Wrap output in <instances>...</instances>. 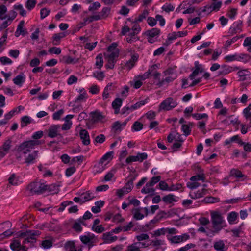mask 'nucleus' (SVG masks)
<instances>
[{
    "mask_svg": "<svg viewBox=\"0 0 251 251\" xmlns=\"http://www.w3.org/2000/svg\"><path fill=\"white\" fill-rule=\"evenodd\" d=\"M211 221L213 233H218L222 229L226 226V224L224 217L218 211L210 212Z\"/></svg>",
    "mask_w": 251,
    "mask_h": 251,
    "instance_id": "nucleus-1",
    "label": "nucleus"
},
{
    "mask_svg": "<svg viewBox=\"0 0 251 251\" xmlns=\"http://www.w3.org/2000/svg\"><path fill=\"white\" fill-rule=\"evenodd\" d=\"M41 232L39 230H29L21 232L19 234V237L24 238L23 244L28 243H33L36 241V237L39 236Z\"/></svg>",
    "mask_w": 251,
    "mask_h": 251,
    "instance_id": "nucleus-2",
    "label": "nucleus"
},
{
    "mask_svg": "<svg viewBox=\"0 0 251 251\" xmlns=\"http://www.w3.org/2000/svg\"><path fill=\"white\" fill-rule=\"evenodd\" d=\"M46 184L41 181H34L27 187L31 195H40L45 192Z\"/></svg>",
    "mask_w": 251,
    "mask_h": 251,
    "instance_id": "nucleus-3",
    "label": "nucleus"
},
{
    "mask_svg": "<svg viewBox=\"0 0 251 251\" xmlns=\"http://www.w3.org/2000/svg\"><path fill=\"white\" fill-rule=\"evenodd\" d=\"M177 105L176 100L172 97H168L165 99L159 105L158 111H169L176 107Z\"/></svg>",
    "mask_w": 251,
    "mask_h": 251,
    "instance_id": "nucleus-4",
    "label": "nucleus"
},
{
    "mask_svg": "<svg viewBox=\"0 0 251 251\" xmlns=\"http://www.w3.org/2000/svg\"><path fill=\"white\" fill-rule=\"evenodd\" d=\"M41 144V142L38 140H29L24 142L20 145L18 150L20 151H23V153L26 154L29 152L31 150L33 149L35 146Z\"/></svg>",
    "mask_w": 251,
    "mask_h": 251,
    "instance_id": "nucleus-5",
    "label": "nucleus"
},
{
    "mask_svg": "<svg viewBox=\"0 0 251 251\" xmlns=\"http://www.w3.org/2000/svg\"><path fill=\"white\" fill-rule=\"evenodd\" d=\"M161 179L160 176L152 177L151 180L146 183V185L141 190V192L144 194L153 193L154 189L152 188L156 183L159 182Z\"/></svg>",
    "mask_w": 251,
    "mask_h": 251,
    "instance_id": "nucleus-6",
    "label": "nucleus"
},
{
    "mask_svg": "<svg viewBox=\"0 0 251 251\" xmlns=\"http://www.w3.org/2000/svg\"><path fill=\"white\" fill-rule=\"evenodd\" d=\"M61 126L60 125H52L50 126L47 130L48 136L53 138L58 137L59 138H62V136L59 133Z\"/></svg>",
    "mask_w": 251,
    "mask_h": 251,
    "instance_id": "nucleus-7",
    "label": "nucleus"
},
{
    "mask_svg": "<svg viewBox=\"0 0 251 251\" xmlns=\"http://www.w3.org/2000/svg\"><path fill=\"white\" fill-rule=\"evenodd\" d=\"M119 51L115 50L110 53V54L107 56V64L105 65V67L107 69H113L114 67V64L117 61V58L119 56Z\"/></svg>",
    "mask_w": 251,
    "mask_h": 251,
    "instance_id": "nucleus-8",
    "label": "nucleus"
},
{
    "mask_svg": "<svg viewBox=\"0 0 251 251\" xmlns=\"http://www.w3.org/2000/svg\"><path fill=\"white\" fill-rule=\"evenodd\" d=\"M135 178H133L129 180L122 189H118L116 192V194L119 197H122L124 194H127L131 191L133 187V180Z\"/></svg>",
    "mask_w": 251,
    "mask_h": 251,
    "instance_id": "nucleus-9",
    "label": "nucleus"
},
{
    "mask_svg": "<svg viewBox=\"0 0 251 251\" xmlns=\"http://www.w3.org/2000/svg\"><path fill=\"white\" fill-rule=\"evenodd\" d=\"M160 33V30L157 28H153L147 30L145 34L148 37V41L150 43H153L156 41Z\"/></svg>",
    "mask_w": 251,
    "mask_h": 251,
    "instance_id": "nucleus-10",
    "label": "nucleus"
},
{
    "mask_svg": "<svg viewBox=\"0 0 251 251\" xmlns=\"http://www.w3.org/2000/svg\"><path fill=\"white\" fill-rule=\"evenodd\" d=\"M12 141L8 138L4 141L2 146L0 147V159L5 156L9 151L11 147Z\"/></svg>",
    "mask_w": 251,
    "mask_h": 251,
    "instance_id": "nucleus-11",
    "label": "nucleus"
},
{
    "mask_svg": "<svg viewBox=\"0 0 251 251\" xmlns=\"http://www.w3.org/2000/svg\"><path fill=\"white\" fill-rule=\"evenodd\" d=\"M190 238V235L188 233H184L181 235H176L168 239L172 244H178L188 240Z\"/></svg>",
    "mask_w": 251,
    "mask_h": 251,
    "instance_id": "nucleus-12",
    "label": "nucleus"
},
{
    "mask_svg": "<svg viewBox=\"0 0 251 251\" xmlns=\"http://www.w3.org/2000/svg\"><path fill=\"white\" fill-rule=\"evenodd\" d=\"M79 136L84 145H88L90 144V139L89 134L86 129H81L79 132Z\"/></svg>",
    "mask_w": 251,
    "mask_h": 251,
    "instance_id": "nucleus-13",
    "label": "nucleus"
},
{
    "mask_svg": "<svg viewBox=\"0 0 251 251\" xmlns=\"http://www.w3.org/2000/svg\"><path fill=\"white\" fill-rule=\"evenodd\" d=\"M206 192L207 190L203 188L201 190H198L197 192H190L189 196L193 199H199L205 195Z\"/></svg>",
    "mask_w": 251,
    "mask_h": 251,
    "instance_id": "nucleus-14",
    "label": "nucleus"
},
{
    "mask_svg": "<svg viewBox=\"0 0 251 251\" xmlns=\"http://www.w3.org/2000/svg\"><path fill=\"white\" fill-rule=\"evenodd\" d=\"M80 196L81 197L82 199L81 204L85 202L89 201L95 197L94 194L90 191L81 193L80 195Z\"/></svg>",
    "mask_w": 251,
    "mask_h": 251,
    "instance_id": "nucleus-15",
    "label": "nucleus"
},
{
    "mask_svg": "<svg viewBox=\"0 0 251 251\" xmlns=\"http://www.w3.org/2000/svg\"><path fill=\"white\" fill-rule=\"evenodd\" d=\"M195 70L190 75L189 78L193 80L198 75L199 73L203 72V69L201 67V65L199 64L198 61L195 62Z\"/></svg>",
    "mask_w": 251,
    "mask_h": 251,
    "instance_id": "nucleus-16",
    "label": "nucleus"
},
{
    "mask_svg": "<svg viewBox=\"0 0 251 251\" xmlns=\"http://www.w3.org/2000/svg\"><path fill=\"white\" fill-rule=\"evenodd\" d=\"M94 234L88 232L86 235L81 236L80 237V239L83 244H88L92 242V241L94 239Z\"/></svg>",
    "mask_w": 251,
    "mask_h": 251,
    "instance_id": "nucleus-17",
    "label": "nucleus"
},
{
    "mask_svg": "<svg viewBox=\"0 0 251 251\" xmlns=\"http://www.w3.org/2000/svg\"><path fill=\"white\" fill-rule=\"evenodd\" d=\"M230 175L238 179L242 178L241 180H244L247 178V176L243 174L241 171L236 169H232L230 171Z\"/></svg>",
    "mask_w": 251,
    "mask_h": 251,
    "instance_id": "nucleus-18",
    "label": "nucleus"
},
{
    "mask_svg": "<svg viewBox=\"0 0 251 251\" xmlns=\"http://www.w3.org/2000/svg\"><path fill=\"white\" fill-rule=\"evenodd\" d=\"M112 234L113 233L111 232V231L103 234L102 239L104 241L105 243H111L116 241L117 239V236H112Z\"/></svg>",
    "mask_w": 251,
    "mask_h": 251,
    "instance_id": "nucleus-19",
    "label": "nucleus"
},
{
    "mask_svg": "<svg viewBox=\"0 0 251 251\" xmlns=\"http://www.w3.org/2000/svg\"><path fill=\"white\" fill-rule=\"evenodd\" d=\"M24 24L25 22L23 20L20 22L19 25H18L17 30L15 33V36L16 37H18L20 35L24 36L27 33L26 30L23 29Z\"/></svg>",
    "mask_w": 251,
    "mask_h": 251,
    "instance_id": "nucleus-20",
    "label": "nucleus"
},
{
    "mask_svg": "<svg viewBox=\"0 0 251 251\" xmlns=\"http://www.w3.org/2000/svg\"><path fill=\"white\" fill-rule=\"evenodd\" d=\"M113 151L107 152L100 159V162H99V165H100L101 166V170L99 171L100 172L104 169V168L103 166V163H104V162L106 160H111L112 158V157H113Z\"/></svg>",
    "mask_w": 251,
    "mask_h": 251,
    "instance_id": "nucleus-21",
    "label": "nucleus"
},
{
    "mask_svg": "<svg viewBox=\"0 0 251 251\" xmlns=\"http://www.w3.org/2000/svg\"><path fill=\"white\" fill-rule=\"evenodd\" d=\"M59 191L58 186L55 184H51L50 185L46 184L45 192L48 191L52 194H57Z\"/></svg>",
    "mask_w": 251,
    "mask_h": 251,
    "instance_id": "nucleus-22",
    "label": "nucleus"
},
{
    "mask_svg": "<svg viewBox=\"0 0 251 251\" xmlns=\"http://www.w3.org/2000/svg\"><path fill=\"white\" fill-rule=\"evenodd\" d=\"M138 59V55L137 54H133L131 59L128 61L126 64L125 66L128 69H131L135 65V63L137 61Z\"/></svg>",
    "mask_w": 251,
    "mask_h": 251,
    "instance_id": "nucleus-23",
    "label": "nucleus"
},
{
    "mask_svg": "<svg viewBox=\"0 0 251 251\" xmlns=\"http://www.w3.org/2000/svg\"><path fill=\"white\" fill-rule=\"evenodd\" d=\"M87 98V95L86 91L84 88L80 90L79 95L75 99V103H80L86 100Z\"/></svg>",
    "mask_w": 251,
    "mask_h": 251,
    "instance_id": "nucleus-24",
    "label": "nucleus"
},
{
    "mask_svg": "<svg viewBox=\"0 0 251 251\" xmlns=\"http://www.w3.org/2000/svg\"><path fill=\"white\" fill-rule=\"evenodd\" d=\"M113 90L112 84L111 83H108L105 87L102 94V99L105 100L109 96V93Z\"/></svg>",
    "mask_w": 251,
    "mask_h": 251,
    "instance_id": "nucleus-25",
    "label": "nucleus"
},
{
    "mask_svg": "<svg viewBox=\"0 0 251 251\" xmlns=\"http://www.w3.org/2000/svg\"><path fill=\"white\" fill-rule=\"evenodd\" d=\"M236 25L233 28H230V30L232 34L240 33L242 30L243 22L241 20L237 21Z\"/></svg>",
    "mask_w": 251,
    "mask_h": 251,
    "instance_id": "nucleus-26",
    "label": "nucleus"
},
{
    "mask_svg": "<svg viewBox=\"0 0 251 251\" xmlns=\"http://www.w3.org/2000/svg\"><path fill=\"white\" fill-rule=\"evenodd\" d=\"M200 169V174L193 176L190 178V180L191 181H196L198 180H201L202 182H204L205 180V177L204 176V174L203 173V170Z\"/></svg>",
    "mask_w": 251,
    "mask_h": 251,
    "instance_id": "nucleus-27",
    "label": "nucleus"
},
{
    "mask_svg": "<svg viewBox=\"0 0 251 251\" xmlns=\"http://www.w3.org/2000/svg\"><path fill=\"white\" fill-rule=\"evenodd\" d=\"M38 151H34L32 153L29 154L27 156H25V163L27 164H30L34 163V160L37 156Z\"/></svg>",
    "mask_w": 251,
    "mask_h": 251,
    "instance_id": "nucleus-28",
    "label": "nucleus"
},
{
    "mask_svg": "<svg viewBox=\"0 0 251 251\" xmlns=\"http://www.w3.org/2000/svg\"><path fill=\"white\" fill-rule=\"evenodd\" d=\"M213 248L216 251H225V245L223 241L220 240L215 242L213 244Z\"/></svg>",
    "mask_w": 251,
    "mask_h": 251,
    "instance_id": "nucleus-29",
    "label": "nucleus"
},
{
    "mask_svg": "<svg viewBox=\"0 0 251 251\" xmlns=\"http://www.w3.org/2000/svg\"><path fill=\"white\" fill-rule=\"evenodd\" d=\"M25 81V77L23 74H21L16 76L13 81L15 84L21 86Z\"/></svg>",
    "mask_w": 251,
    "mask_h": 251,
    "instance_id": "nucleus-30",
    "label": "nucleus"
},
{
    "mask_svg": "<svg viewBox=\"0 0 251 251\" xmlns=\"http://www.w3.org/2000/svg\"><path fill=\"white\" fill-rule=\"evenodd\" d=\"M238 75L240 77V81H245L247 79L246 76L250 75V73L247 69L240 70L237 73Z\"/></svg>",
    "mask_w": 251,
    "mask_h": 251,
    "instance_id": "nucleus-31",
    "label": "nucleus"
},
{
    "mask_svg": "<svg viewBox=\"0 0 251 251\" xmlns=\"http://www.w3.org/2000/svg\"><path fill=\"white\" fill-rule=\"evenodd\" d=\"M174 79L175 77H173L172 76L166 77L164 79H162L161 81L157 82L155 83V85H156L157 87L160 88L164 85L165 83H169L172 82L174 80Z\"/></svg>",
    "mask_w": 251,
    "mask_h": 251,
    "instance_id": "nucleus-32",
    "label": "nucleus"
},
{
    "mask_svg": "<svg viewBox=\"0 0 251 251\" xmlns=\"http://www.w3.org/2000/svg\"><path fill=\"white\" fill-rule=\"evenodd\" d=\"M65 36V34L64 33H59L57 34H54L52 37L53 39V44L57 45L59 43L60 40L64 37Z\"/></svg>",
    "mask_w": 251,
    "mask_h": 251,
    "instance_id": "nucleus-33",
    "label": "nucleus"
},
{
    "mask_svg": "<svg viewBox=\"0 0 251 251\" xmlns=\"http://www.w3.org/2000/svg\"><path fill=\"white\" fill-rule=\"evenodd\" d=\"M78 59L73 58L70 56H65L62 58V61L66 64H75L78 62Z\"/></svg>",
    "mask_w": 251,
    "mask_h": 251,
    "instance_id": "nucleus-34",
    "label": "nucleus"
},
{
    "mask_svg": "<svg viewBox=\"0 0 251 251\" xmlns=\"http://www.w3.org/2000/svg\"><path fill=\"white\" fill-rule=\"evenodd\" d=\"M238 213L236 212H231L228 215L227 220L230 224H233L236 220Z\"/></svg>",
    "mask_w": 251,
    "mask_h": 251,
    "instance_id": "nucleus-35",
    "label": "nucleus"
},
{
    "mask_svg": "<svg viewBox=\"0 0 251 251\" xmlns=\"http://www.w3.org/2000/svg\"><path fill=\"white\" fill-rule=\"evenodd\" d=\"M32 120L28 116H25L22 117L21 120V126L23 127L31 123Z\"/></svg>",
    "mask_w": 251,
    "mask_h": 251,
    "instance_id": "nucleus-36",
    "label": "nucleus"
},
{
    "mask_svg": "<svg viewBox=\"0 0 251 251\" xmlns=\"http://www.w3.org/2000/svg\"><path fill=\"white\" fill-rule=\"evenodd\" d=\"M170 215L169 212H166L164 211H161L158 212L155 216L156 218L158 221H160L163 219L166 218Z\"/></svg>",
    "mask_w": 251,
    "mask_h": 251,
    "instance_id": "nucleus-37",
    "label": "nucleus"
},
{
    "mask_svg": "<svg viewBox=\"0 0 251 251\" xmlns=\"http://www.w3.org/2000/svg\"><path fill=\"white\" fill-rule=\"evenodd\" d=\"M10 248L14 251H19L21 250V244L18 240H15L10 244Z\"/></svg>",
    "mask_w": 251,
    "mask_h": 251,
    "instance_id": "nucleus-38",
    "label": "nucleus"
},
{
    "mask_svg": "<svg viewBox=\"0 0 251 251\" xmlns=\"http://www.w3.org/2000/svg\"><path fill=\"white\" fill-rule=\"evenodd\" d=\"M158 68V66L157 64L152 65L147 71L148 75H151L152 76H154V74H160V73L157 71V69Z\"/></svg>",
    "mask_w": 251,
    "mask_h": 251,
    "instance_id": "nucleus-39",
    "label": "nucleus"
},
{
    "mask_svg": "<svg viewBox=\"0 0 251 251\" xmlns=\"http://www.w3.org/2000/svg\"><path fill=\"white\" fill-rule=\"evenodd\" d=\"M134 212L133 213V218L136 220L142 219L144 217V215L140 212V208H135L133 209Z\"/></svg>",
    "mask_w": 251,
    "mask_h": 251,
    "instance_id": "nucleus-40",
    "label": "nucleus"
},
{
    "mask_svg": "<svg viewBox=\"0 0 251 251\" xmlns=\"http://www.w3.org/2000/svg\"><path fill=\"white\" fill-rule=\"evenodd\" d=\"M96 62L95 63V65L98 67V68L100 69L102 67L103 63L102 54H99L96 57Z\"/></svg>",
    "mask_w": 251,
    "mask_h": 251,
    "instance_id": "nucleus-41",
    "label": "nucleus"
},
{
    "mask_svg": "<svg viewBox=\"0 0 251 251\" xmlns=\"http://www.w3.org/2000/svg\"><path fill=\"white\" fill-rule=\"evenodd\" d=\"M159 221H158V220L155 217L152 220H151L149 223L146 224L145 225V227L147 229L151 230L153 228V227L154 226V225L156 224Z\"/></svg>",
    "mask_w": 251,
    "mask_h": 251,
    "instance_id": "nucleus-42",
    "label": "nucleus"
},
{
    "mask_svg": "<svg viewBox=\"0 0 251 251\" xmlns=\"http://www.w3.org/2000/svg\"><path fill=\"white\" fill-rule=\"evenodd\" d=\"M203 201L206 203H213L219 201V199L218 198L211 196L206 197L203 199Z\"/></svg>",
    "mask_w": 251,
    "mask_h": 251,
    "instance_id": "nucleus-43",
    "label": "nucleus"
},
{
    "mask_svg": "<svg viewBox=\"0 0 251 251\" xmlns=\"http://www.w3.org/2000/svg\"><path fill=\"white\" fill-rule=\"evenodd\" d=\"M143 128V125L138 121H136L132 126V130L134 131H139L142 130Z\"/></svg>",
    "mask_w": 251,
    "mask_h": 251,
    "instance_id": "nucleus-44",
    "label": "nucleus"
},
{
    "mask_svg": "<svg viewBox=\"0 0 251 251\" xmlns=\"http://www.w3.org/2000/svg\"><path fill=\"white\" fill-rule=\"evenodd\" d=\"M122 104V100L121 98H116L112 103V106L113 108L120 109Z\"/></svg>",
    "mask_w": 251,
    "mask_h": 251,
    "instance_id": "nucleus-45",
    "label": "nucleus"
},
{
    "mask_svg": "<svg viewBox=\"0 0 251 251\" xmlns=\"http://www.w3.org/2000/svg\"><path fill=\"white\" fill-rule=\"evenodd\" d=\"M148 14L149 11L147 10H144L143 13L136 19L135 22L138 23L143 21V20L146 18Z\"/></svg>",
    "mask_w": 251,
    "mask_h": 251,
    "instance_id": "nucleus-46",
    "label": "nucleus"
},
{
    "mask_svg": "<svg viewBox=\"0 0 251 251\" xmlns=\"http://www.w3.org/2000/svg\"><path fill=\"white\" fill-rule=\"evenodd\" d=\"M222 68L223 70L221 72H220V74L226 75L233 71V68L230 66L223 65Z\"/></svg>",
    "mask_w": 251,
    "mask_h": 251,
    "instance_id": "nucleus-47",
    "label": "nucleus"
},
{
    "mask_svg": "<svg viewBox=\"0 0 251 251\" xmlns=\"http://www.w3.org/2000/svg\"><path fill=\"white\" fill-rule=\"evenodd\" d=\"M14 9L15 10H19V14L22 16H25L26 15V11L23 8V7L22 5L19 4V5H15L14 6Z\"/></svg>",
    "mask_w": 251,
    "mask_h": 251,
    "instance_id": "nucleus-48",
    "label": "nucleus"
},
{
    "mask_svg": "<svg viewBox=\"0 0 251 251\" xmlns=\"http://www.w3.org/2000/svg\"><path fill=\"white\" fill-rule=\"evenodd\" d=\"M112 127L115 132H120L122 129V125L119 121H116L113 123Z\"/></svg>",
    "mask_w": 251,
    "mask_h": 251,
    "instance_id": "nucleus-49",
    "label": "nucleus"
},
{
    "mask_svg": "<svg viewBox=\"0 0 251 251\" xmlns=\"http://www.w3.org/2000/svg\"><path fill=\"white\" fill-rule=\"evenodd\" d=\"M73 203L72 201H66L61 203L59 208L58 209V212H62L65 209V207L68 205H71Z\"/></svg>",
    "mask_w": 251,
    "mask_h": 251,
    "instance_id": "nucleus-50",
    "label": "nucleus"
},
{
    "mask_svg": "<svg viewBox=\"0 0 251 251\" xmlns=\"http://www.w3.org/2000/svg\"><path fill=\"white\" fill-rule=\"evenodd\" d=\"M162 200L165 203H171L174 201H175V199L174 197V195L169 194L163 197Z\"/></svg>",
    "mask_w": 251,
    "mask_h": 251,
    "instance_id": "nucleus-51",
    "label": "nucleus"
},
{
    "mask_svg": "<svg viewBox=\"0 0 251 251\" xmlns=\"http://www.w3.org/2000/svg\"><path fill=\"white\" fill-rule=\"evenodd\" d=\"M72 227L77 232H80L82 230V227L76 220L74 222Z\"/></svg>",
    "mask_w": 251,
    "mask_h": 251,
    "instance_id": "nucleus-52",
    "label": "nucleus"
},
{
    "mask_svg": "<svg viewBox=\"0 0 251 251\" xmlns=\"http://www.w3.org/2000/svg\"><path fill=\"white\" fill-rule=\"evenodd\" d=\"M36 4V0H27L25 6L29 10H31L34 8Z\"/></svg>",
    "mask_w": 251,
    "mask_h": 251,
    "instance_id": "nucleus-53",
    "label": "nucleus"
},
{
    "mask_svg": "<svg viewBox=\"0 0 251 251\" xmlns=\"http://www.w3.org/2000/svg\"><path fill=\"white\" fill-rule=\"evenodd\" d=\"M92 230L96 233H100L105 230V228L104 227H103V226L101 225H100L98 226H92Z\"/></svg>",
    "mask_w": 251,
    "mask_h": 251,
    "instance_id": "nucleus-54",
    "label": "nucleus"
},
{
    "mask_svg": "<svg viewBox=\"0 0 251 251\" xmlns=\"http://www.w3.org/2000/svg\"><path fill=\"white\" fill-rule=\"evenodd\" d=\"M166 233V229L165 228H162L154 231L152 235L153 236L156 237L161 235H165Z\"/></svg>",
    "mask_w": 251,
    "mask_h": 251,
    "instance_id": "nucleus-55",
    "label": "nucleus"
},
{
    "mask_svg": "<svg viewBox=\"0 0 251 251\" xmlns=\"http://www.w3.org/2000/svg\"><path fill=\"white\" fill-rule=\"evenodd\" d=\"M7 12V8L4 5H1L0 6V19L3 20L6 19L7 17V15H5L3 16V15L5 14Z\"/></svg>",
    "mask_w": 251,
    "mask_h": 251,
    "instance_id": "nucleus-56",
    "label": "nucleus"
},
{
    "mask_svg": "<svg viewBox=\"0 0 251 251\" xmlns=\"http://www.w3.org/2000/svg\"><path fill=\"white\" fill-rule=\"evenodd\" d=\"M18 179L16 178V175L15 174H12L9 178H8V182L9 183L13 185H17L18 182H17Z\"/></svg>",
    "mask_w": 251,
    "mask_h": 251,
    "instance_id": "nucleus-57",
    "label": "nucleus"
},
{
    "mask_svg": "<svg viewBox=\"0 0 251 251\" xmlns=\"http://www.w3.org/2000/svg\"><path fill=\"white\" fill-rule=\"evenodd\" d=\"M50 12V10L49 9L46 8L41 9L40 11L41 19H43L47 17Z\"/></svg>",
    "mask_w": 251,
    "mask_h": 251,
    "instance_id": "nucleus-58",
    "label": "nucleus"
},
{
    "mask_svg": "<svg viewBox=\"0 0 251 251\" xmlns=\"http://www.w3.org/2000/svg\"><path fill=\"white\" fill-rule=\"evenodd\" d=\"M182 130L186 136L190 134L191 132L190 126L188 125L185 124H184L182 126Z\"/></svg>",
    "mask_w": 251,
    "mask_h": 251,
    "instance_id": "nucleus-59",
    "label": "nucleus"
},
{
    "mask_svg": "<svg viewBox=\"0 0 251 251\" xmlns=\"http://www.w3.org/2000/svg\"><path fill=\"white\" fill-rule=\"evenodd\" d=\"M136 239L138 241L141 242L142 241L148 240L149 239V236L146 233H142L137 235L136 236Z\"/></svg>",
    "mask_w": 251,
    "mask_h": 251,
    "instance_id": "nucleus-60",
    "label": "nucleus"
},
{
    "mask_svg": "<svg viewBox=\"0 0 251 251\" xmlns=\"http://www.w3.org/2000/svg\"><path fill=\"white\" fill-rule=\"evenodd\" d=\"M243 45L244 46L248 47V51L250 52L251 51V37L245 38Z\"/></svg>",
    "mask_w": 251,
    "mask_h": 251,
    "instance_id": "nucleus-61",
    "label": "nucleus"
},
{
    "mask_svg": "<svg viewBox=\"0 0 251 251\" xmlns=\"http://www.w3.org/2000/svg\"><path fill=\"white\" fill-rule=\"evenodd\" d=\"M147 102V100L140 101L136 103L135 104L131 105V108L132 109H134V110L140 108L141 106L145 104Z\"/></svg>",
    "mask_w": 251,
    "mask_h": 251,
    "instance_id": "nucleus-62",
    "label": "nucleus"
},
{
    "mask_svg": "<svg viewBox=\"0 0 251 251\" xmlns=\"http://www.w3.org/2000/svg\"><path fill=\"white\" fill-rule=\"evenodd\" d=\"M63 113L64 110L63 109H60L59 110L54 112L52 115L53 119L55 120L60 119L61 116L63 114Z\"/></svg>",
    "mask_w": 251,
    "mask_h": 251,
    "instance_id": "nucleus-63",
    "label": "nucleus"
},
{
    "mask_svg": "<svg viewBox=\"0 0 251 251\" xmlns=\"http://www.w3.org/2000/svg\"><path fill=\"white\" fill-rule=\"evenodd\" d=\"M195 247V245L193 243H190L186 245L185 246H183L180 249H179L177 251H187L188 250L193 248Z\"/></svg>",
    "mask_w": 251,
    "mask_h": 251,
    "instance_id": "nucleus-64",
    "label": "nucleus"
}]
</instances>
